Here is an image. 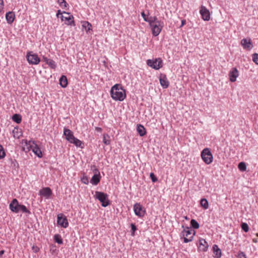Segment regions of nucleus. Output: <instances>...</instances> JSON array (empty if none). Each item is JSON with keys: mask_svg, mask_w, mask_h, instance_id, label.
I'll list each match as a JSON object with an SVG mask.
<instances>
[{"mask_svg": "<svg viewBox=\"0 0 258 258\" xmlns=\"http://www.w3.org/2000/svg\"><path fill=\"white\" fill-rule=\"evenodd\" d=\"M110 94L115 101H122L126 98V92L121 84H116L111 88Z\"/></svg>", "mask_w": 258, "mask_h": 258, "instance_id": "obj_1", "label": "nucleus"}, {"mask_svg": "<svg viewBox=\"0 0 258 258\" xmlns=\"http://www.w3.org/2000/svg\"><path fill=\"white\" fill-rule=\"evenodd\" d=\"M10 209L14 213H18L22 212L23 213L30 214V211L27 207L23 205L19 204L18 201L16 199H14L9 205Z\"/></svg>", "mask_w": 258, "mask_h": 258, "instance_id": "obj_2", "label": "nucleus"}, {"mask_svg": "<svg viewBox=\"0 0 258 258\" xmlns=\"http://www.w3.org/2000/svg\"><path fill=\"white\" fill-rule=\"evenodd\" d=\"M70 13L64 11L62 13L60 10H58L56 16L58 18H60L61 21H65V24L75 26V23L74 17L73 15H70Z\"/></svg>", "mask_w": 258, "mask_h": 258, "instance_id": "obj_3", "label": "nucleus"}, {"mask_svg": "<svg viewBox=\"0 0 258 258\" xmlns=\"http://www.w3.org/2000/svg\"><path fill=\"white\" fill-rule=\"evenodd\" d=\"M182 228L183 230L181 234L183 238V242L184 243H188L191 241L193 240L194 236L196 234L195 230L190 229L188 226L184 227L183 225L182 226Z\"/></svg>", "mask_w": 258, "mask_h": 258, "instance_id": "obj_4", "label": "nucleus"}, {"mask_svg": "<svg viewBox=\"0 0 258 258\" xmlns=\"http://www.w3.org/2000/svg\"><path fill=\"white\" fill-rule=\"evenodd\" d=\"M26 145L27 146V148L28 151H29L30 149H32V152L38 157L41 158L42 157V153L41 151L40 148L38 146L37 144H35V142L34 141L30 140L28 142H26Z\"/></svg>", "mask_w": 258, "mask_h": 258, "instance_id": "obj_5", "label": "nucleus"}, {"mask_svg": "<svg viewBox=\"0 0 258 258\" xmlns=\"http://www.w3.org/2000/svg\"><path fill=\"white\" fill-rule=\"evenodd\" d=\"M95 196L97 199H98L101 203V206L103 207H106L110 204V201L108 200V196L101 191H96Z\"/></svg>", "mask_w": 258, "mask_h": 258, "instance_id": "obj_6", "label": "nucleus"}, {"mask_svg": "<svg viewBox=\"0 0 258 258\" xmlns=\"http://www.w3.org/2000/svg\"><path fill=\"white\" fill-rule=\"evenodd\" d=\"M201 157L206 164H211L213 160V155L209 148L204 149L201 152Z\"/></svg>", "mask_w": 258, "mask_h": 258, "instance_id": "obj_7", "label": "nucleus"}, {"mask_svg": "<svg viewBox=\"0 0 258 258\" xmlns=\"http://www.w3.org/2000/svg\"><path fill=\"white\" fill-rule=\"evenodd\" d=\"M151 28L152 33L154 36H157L160 33L164 27L163 22H157V23L149 25Z\"/></svg>", "mask_w": 258, "mask_h": 258, "instance_id": "obj_8", "label": "nucleus"}, {"mask_svg": "<svg viewBox=\"0 0 258 258\" xmlns=\"http://www.w3.org/2000/svg\"><path fill=\"white\" fill-rule=\"evenodd\" d=\"M147 65L153 69L158 70L163 66V61L161 58H157L155 59H148L147 61Z\"/></svg>", "mask_w": 258, "mask_h": 258, "instance_id": "obj_9", "label": "nucleus"}, {"mask_svg": "<svg viewBox=\"0 0 258 258\" xmlns=\"http://www.w3.org/2000/svg\"><path fill=\"white\" fill-rule=\"evenodd\" d=\"M26 58L29 63L31 64H37L40 61V59L38 55L32 51L27 53Z\"/></svg>", "mask_w": 258, "mask_h": 258, "instance_id": "obj_10", "label": "nucleus"}, {"mask_svg": "<svg viewBox=\"0 0 258 258\" xmlns=\"http://www.w3.org/2000/svg\"><path fill=\"white\" fill-rule=\"evenodd\" d=\"M57 224L64 228L68 227L69 226V222L67 217L61 213L57 215Z\"/></svg>", "mask_w": 258, "mask_h": 258, "instance_id": "obj_11", "label": "nucleus"}, {"mask_svg": "<svg viewBox=\"0 0 258 258\" xmlns=\"http://www.w3.org/2000/svg\"><path fill=\"white\" fill-rule=\"evenodd\" d=\"M134 211L135 215L139 217H143L145 213V210L143 209L142 205L138 203L134 205Z\"/></svg>", "mask_w": 258, "mask_h": 258, "instance_id": "obj_12", "label": "nucleus"}, {"mask_svg": "<svg viewBox=\"0 0 258 258\" xmlns=\"http://www.w3.org/2000/svg\"><path fill=\"white\" fill-rule=\"evenodd\" d=\"M198 249L200 251L206 252L208 251L209 248V244L207 241L203 239H200L198 243H197Z\"/></svg>", "mask_w": 258, "mask_h": 258, "instance_id": "obj_13", "label": "nucleus"}, {"mask_svg": "<svg viewBox=\"0 0 258 258\" xmlns=\"http://www.w3.org/2000/svg\"><path fill=\"white\" fill-rule=\"evenodd\" d=\"M200 14L204 21H209L210 19V13L209 11L204 6H202L200 10Z\"/></svg>", "mask_w": 258, "mask_h": 258, "instance_id": "obj_14", "label": "nucleus"}, {"mask_svg": "<svg viewBox=\"0 0 258 258\" xmlns=\"http://www.w3.org/2000/svg\"><path fill=\"white\" fill-rule=\"evenodd\" d=\"M159 82L163 88L166 89L169 87V82L165 74H161L159 77Z\"/></svg>", "mask_w": 258, "mask_h": 258, "instance_id": "obj_15", "label": "nucleus"}, {"mask_svg": "<svg viewBox=\"0 0 258 258\" xmlns=\"http://www.w3.org/2000/svg\"><path fill=\"white\" fill-rule=\"evenodd\" d=\"M39 194L46 199H49L52 195V191L51 188L49 187H43L39 190Z\"/></svg>", "mask_w": 258, "mask_h": 258, "instance_id": "obj_16", "label": "nucleus"}, {"mask_svg": "<svg viewBox=\"0 0 258 258\" xmlns=\"http://www.w3.org/2000/svg\"><path fill=\"white\" fill-rule=\"evenodd\" d=\"M229 80L231 82H234L239 75V72L236 68H233L229 73Z\"/></svg>", "mask_w": 258, "mask_h": 258, "instance_id": "obj_17", "label": "nucleus"}, {"mask_svg": "<svg viewBox=\"0 0 258 258\" xmlns=\"http://www.w3.org/2000/svg\"><path fill=\"white\" fill-rule=\"evenodd\" d=\"M241 44L244 49L247 50H250L253 47L251 40L248 38L242 39L241 41Z\"/></svg>", "mask_w": 258, "mask_h": 258, "instance_id": "obj_18", "label": "nucleus"}, {"mask_svg": "<svg viewBox=\"0 0 258 258\" xmlns=\"http://www.w3.org/2000/svg\"><path fill=\"white\" fill-rule=\"evenodd\" d=\"M63 135L65 136L66 140L69 142L74 139L75 137L73 132L66 128H64L63 129Z\"/></svg>", "mask_w": 258, "mask_h": 258, "instance_id": "obj_19", "label": "nucleus"}, {"mask_svg": "<svg viewBox=\"0 0 258 258\" xmlns=\"http://www.w3.org/2000/svg\"><path fill=\"white\" fill-rule=\"evenodd\" d=\"M212 249L214 253L213 257L215 258H220L222 255V251L218 246L217 244H214Z\"/></svg>", "mask_w": 258, "mask_h": 258, "instance_id": "obj_20", "label": "nucleus"}, {"mask_svg": "<svg viewBox=\"0 0 258 258\" xmlns=\"http://www.w3.org/2000/svg\"><path fill=\"white\" fill-rule=\"evenodd\" d=\"M15 18V15L13 12H9L6 14V19L8 24H12Z\"/></svg>", "mask_w": 258, "mask_h": 258, "instance_id": "obj_21", "label": "nucleus"}, {"mask_svg": "<svg viewBox=\"0 0 258 258\" xmlns=\"http://www.w3.org/2000/svg\"><path fill=\"white\" fill-rule=\"evenodd\" d=\"M59 83L62 88H66L68 85L67 78L64 75H62L59 79Z\"/></svg>", "mask_w": 258, "mask_h": 258, "instance_id": "obj_22", "label": "nucleus"}, {"mask_svg": "<svg viewBox=\"0 0 258 258\" xmlns=\"http://www.w3.org/2000/svg\"><path fill=\"white\" fill-rule=\"evenodd\" d=\"M137 130L139 135L141 137H143L146 134V130L144 126L142 124H139L137 125Z\"/></svg>", "mask_w": 258, "mask_h": 258, "instance_id": "obj_23", "label": "nucleus"}, {"mask_svg": "<svg viewBox=\"0 0 258 258\" xmlns=\"http://www.w3.org/2000/svg\"><path fill=\"white\" fill-rule=\"evenodd\" d=\"M100 175L94 174L91 179L90 182L93 185H96L100 182Z\"/></svg>", "mask_w": 258, "mask_h": 258, "instance_id": "obj_24", "label": "nucleus"}, {"mask_svg": "<svg viewBox=\"0 0 258 258\" xmlns=\"http://www.w3.org/2000/svg\"><path fill=\"white\" fill-rule=\"evenodd\" d=\"M13 136L14 138L19 139L22 135V133L18 127H15L13 131Z\"/></svg>", "mask_w": 258, "mask_h": 258, "instance_id": "obj_25", "label": "nucleus"}, {"mask_svg": "<svg viewBox=\"0 0 258 258\" xmlns=\"http://www.w3.org/2000/svg\"><path fill=\"white\" fill-rule=\"evenodd\" d=\"M12 119L13 121L17 123H20L22 121V116L20 114L16 113L12 116Z\"/></svg>", "mask_w": 258, "mask_h": 258, "instance_id": "obj_26", "label": "nucleus"}, {"mask_svg": "<svg viewBox=\"0 0 258 258\" xmlns=\"http://www.w3.org/2000/svg\"><path fill=\"white\" fill-rule=\"evenodd\" d=\"M190 226L194 229H197L199 228L200 225L199 223L195 219H192L190 222Z\"/></svg>", "mask_w": 258, "mask_h": 258, "instance_id": "obj_27", "label": "nucleus"}, {"mask_svg": "<svg viewBox=\"0 0 258 258\" xmlns=\"http://www.w3.org/2000/svg\"><path fill=\"white\" fill-rule=\"evenodd\" d=\"M54 240L55 242L59 244H61L63 243V240L61 238V236L59 234H56L54 236Z\"/></svg>", "mask_w": 258, "mask_h": 258, "instance_id": "obj_28", "label": "nucleus"}, {"mask_svg": "<svg viewBox=\"0 0 258 258\" xmlns=\"http://www.w3.org/2000/svg\"><path fill=\"white\" fill-rule=\"evenodd\" d=\"M70 143L74 144L76 147L82 148V147H81L82 142L80 140L76 138L75 137H74V139H73Z\"/></svg>", "mask_w": 258, "mask_h": 258, "instance_id": "obj_29", "label": "nucleus"}, {"mask_svg": "<svg viewBox=\"0 0 258 258\" xmlns=\"http://www.w3.org/2000/svg\"><path fill=\"white\" fill-rule=\"evenodd\" d=\"M201 205L204 209H207L209 208V203L207 199L203 198L201 200Z\"/></svg>", "mask_w": 258, "mask_h": 258, "instance_id": "obj_30", "label": "nucleus"}, {"mask_svg": "<svg viewBox=\"0 0 258 258\" xmlns=\"http://www.w3.org/2000/svg\"><path fill=\"white\" fill-rule=\"evenodd\" d=\"M157 22H162L161 21H159L158 20V18L156 16L150 17L149 18V21L148 23L149 25H151L152 24L157 23Z\"/></svg>", "mask_w": 258, "mask_h": 258, "instance_id": "obj_31", "label": "nucleus"}, {"mask_svg": "<svg viewBox=\"0 0 258 258\" xmlns=\"http://www.w3.org/2000/svg\"><path fill=\"white\" fill-rule=\"evenodd\" d=\"M82 26L87 32L92 29V25L88 22H85L82 25Z\"/></svg>", "mask_w": 258, "mask_h": 258, "instance_id": "obj_32", "label": "nucleus"}, {"mask_svg": "<svg viewBox=\"0 0 258 258\" xmlns=\"http://www.w3.org/2000/svg\"><path fill=\"white\" fill-rule=\"evenodd\" d=\"M47 64L52 69H55L57 67L56 62L52 59H50Z\"/></svg>", "mask_w": 258, "mask_h": 258, "instance_id": "obj_33", "label": "nucleus"}, {"mask_svg": "<svg viewBox=\"0 0 258 258\" xmlns=\"http://www.w3.org/2000/svg\"><path fill=\"white\" fill-rule=\"evenodd\" d=\"M109 136L107 134H104L103 135V142L104 144L106 145H108L110 144V142L109 140Z\"/></svg>", "mask_w": 258, "mask_h": 258, "instance_id": "obj_34", "label": "nucleus"}, {"mask_svg": "<svg viewBox=\"0 0 258 258\" xmlns=\"http://www.w3.org/2000/svg\"><path fill=\"white\" fill-rule=\"evenodd\" d=\"M57 3L62 8H66L68 6V4L65 0H57Z\"/></svg>", "mask_w": 258, "mask_h": 258, "instance_id": "obj_35", "label": "nucleus"}, {"mask_svg": "<svg viewBox=\"0 0 258 258\" xmlns=\"http://www.w3.org/2000/svg\"><path fill=\"white\" fill-rule=\"evenodd\" d=\"M238 168L241 171H244L246 169V164L243 162H241L238 164Z\"/></svg>", "mask_w": 258, "mask_h": 258, "instance_id": "obj_36", "label": "nucleus"}, {"mask_svg": "<svg viewBox=\"0 0 258 258\" xmlns=\"http://www.w3.org/2000/svg\"><path fill=\"white\" fill-rule=\"evenodd\" d=\"M241 229L245 232H247L249 230V227L247 223H242L241 224Z\"/></svg>", "mask_w": 258, "mask_h": 258, "instance_id": "obj_37", "label": "nucleus"}, {"mask_svg": "<svg viewBox=\"0 0 258 258\" xmlns=\"http://www.w3.org/2000/svg\"><path fill=\"white\" fill-rule=\"evenodd\" d=\"M6 156V153L3 147L0 145V159H3Z\"/></svg>", "mask_w": 258, "mask_h": 258, "instance_id": "obj_38", "label": "nucleus"}, {"mask_svg": "<svg viewBox=\"0 0 258 258\" xmlns=\"http://www.w3.org/2000/svg\"><path fill=\"white\" fill-rule=\"evenodd\" d=\"M131 233H132L131 235L132 236H134L135 235V232L137 230V227H136V226L135 225V224L132 223L131 224Z\"/></svg>", "mask_w": 258, "mask_h": 258, "instance_id": "obj_39", "label": "nucleus"}, {"mask_svg": "<svg viewBox=\"0 0 258 258\" xmlns=\"http://www.w3.org/2000/svg\"><path fill=\"white\" fill-rule=\"evenodd\" d=\"M91 169L92 170L94 174L100 175L99 170L97 168L95 165L91 166Z\"/></svg>", "mask_w": 258, "mask_h": 258, "instance_id": "obj_40", "label": "nucleus"}, {"mask_svg": "<svg viewBox=\"0 0 258 258\" xmlns=\"http://www.w3.org/2000/svg\"><path fill=\"white\" fill-rule=\"evenodd\" d=\"M150 177L153 182H155L158 180L157 178L156 177L154 173L153 172L150 173Z\"/></svg>", "mask_w": 258, "mask_h": 258, "instance_id": "obj_41", "label": "nucleus"}, {"mask_svg": "<svg viewBox=\"0 0 258 258\" xmlns=\"http://www.w3.org/2000/svg\"><path fill=\"white\" fill-rule=\"evenodd\" d=\"M141 16L145 22H148L149 21V17L148 16V14L147 15H146L144 12H142L141 13Z\"/></svg>", "mask_w": 258, "mask_h": 258, "instance_id": "obj_42", "label": "nucleus"}, {"mask_svg": "<svg viewBox=\"0 0 258 258\" xmlns=\"http://www.w3.org/2000/svg\"><path fill=\"white\" fill-rule=\"evenodd\" d=\"M252 60L256 64H258V54L254 53L252 55Z\"/></svg>", "mask_w": 258, "mask_h": 258, "instance_id": "obj_43", "label": "nucleus"}, {"mask_svg": "<svg viewBox=\"0 0 258 258\" xmlns=\"http://www.w3.org/2000/svg\"><path fill=\"white\" fill-rule=\"evenodd\" d=\"M11 161L12 166H13L15 167H19V164L15 159L13 160L12 159H11Z\"/></svg>", "mask_w": 258, "mask_h": 258, "instance_id": "obj_44", "label": "nucleus"}, {"mask_svg": "<svg viewBox=\"0 0 258 258\" xmlns=\"http://www.w3.org/2000/svg\"><path fill=\"white\" fill-rule=\"evenodd\" d=\"M81 181L85 184H88L89 183L88 178L86 176H84L81 178Z\"/></svg>", "mask_w": 258, "mask_h": 258, "instance_id": "obj_45", "label": "nucleus"}, {"mask_svg": "<svg viewBox=\"0 0 258 258\" xmlns=\"http://www.w3.org/2000/svg\"><path fill=\"white\" fill-rule=\"evenodd\" d=\"M237 258H246V256L244 252H240L238 253Z\"/></svg>", "mask_w": 258, "mask_h": 258, "instance_id": "obj_46", "label": "nucleus"}, {"mask_svg": "<svg viewBox=\"0 0 258 258\" xmlns=\"http://www.w3.org/2000/svg\"><path fill=\"white\" fill-rule=\"evenodd\" d=\"M34 252L37 253L39 251V248L37 246L33 245L32 247Z\"/></svg>", "mask_w": 258, "mask_h": 258, "instance_id": "obj_47", "label": "nucleus"}, {"mask_svg": "<svg viewBox=\"0 0 258 258\" xmlns=\"http://www.w3.org/2000/svg\"><path fill=\"white\" fill-rule=\"evenodd\" d=\"M4 8V2L3 0H0V13Z\"/></svg>", "mask_w": 258, "mask_h": 258, "instance_id": "obj_48", "label": "nucleus"}, {"mask_svg": "<svg viewBox=\"0 0 258 258\" xmlns=\"http://www.w3.org/2000/svg\"><path fill=\"white\" fill-rule=\"evenodd\" d=\"M43 59L44 61L47 64V63L48 62V61L50 59L49 58H48L46 57L43 56Z\"/></svg>", "mask_w": 258, "mask_h": 258, "instance_id": "obj_49", "label": "nucleus"}, {"mask_svg": "<svg viewBox=\"0 0 258 258\" xmlns=\"http://www.w3.org/2000/svg\"><path fill=\"white\" fill-rule=\"evenodd\" d=\"M95 129L96 131L100 133L101 132L102 130V128L100 127H95Z\"/></svg>", "mask_w": 258, "mask_h": 258, "instance_id": "obj_50", "label": "nucleus"}, {"mask_svg": "<svg viewBox=\"0 0 258 258\" xmlns=\"http://www.w3.org/2000/svg\"><path fill=\"white\" fill-rule=\"evenodd\" d=\"M185 23H186V21L185 20H182L181 21V25H180V27H181L183 26H184L185 24Z\"/></svg>", "mask_w": 258, "mask_h": 258, "instance_id": "obj_51", "label": "nucleus"}, {"mask_svg": "<svg viewBox=\"0 0 258 258\" xmlns=\"http://www.w3.org/2000/svg\"><path fill=\"white\" fill-rule=\"evenodd\" d=\"M5 251L4 250H2L0 251V256H2L3 254L4 253Z\"/></svg>", "mask_w": 258, "mask_h": 258, "instance_id": "obj_52", "label": "nucleus"}, {"mask_svg": "<svg viewBox=\"0 0 258 258\" xmlns=\"http://www.w3.org/2000/svg\"><path fill=\"white\" fill-rule=\"evenodd\" d=\"M252 241L253 242H255V243L257 242V240L256 239H253Z\"/></svg>", "mask_w": 258, "mask_h": 258, "instance_id": "obj_53", "label": "nucleus"}, {"mask_svg": "<svg viewBox=\"0 0 258 258\" xmlns=\"http://www.w3.org/2000/svg\"><path fill=\"white\" fill-rule=\"evenodd\" d=\"M184 218H185L186 220H188V217H187V216H185V217H184Z\"/></svg>", "mask_w": 258, "mask_h": 258, "instance_id": "obj_54", "label": "nucleus"}, {"mask_svg": "<svg viewBox=\"0 0 258 258\" xmlns=\"http://www.w3.org/2000/svg\"><path fill=\"white\" fill-rule=\"evenodd\" d=\"M256 236H257V237H258V233H257L256 234Z\"/></svg>", "mask_w": 258, "mask_h": 258, "instance_id": "obj_55", "label": "nucleus"}]
</instances>
